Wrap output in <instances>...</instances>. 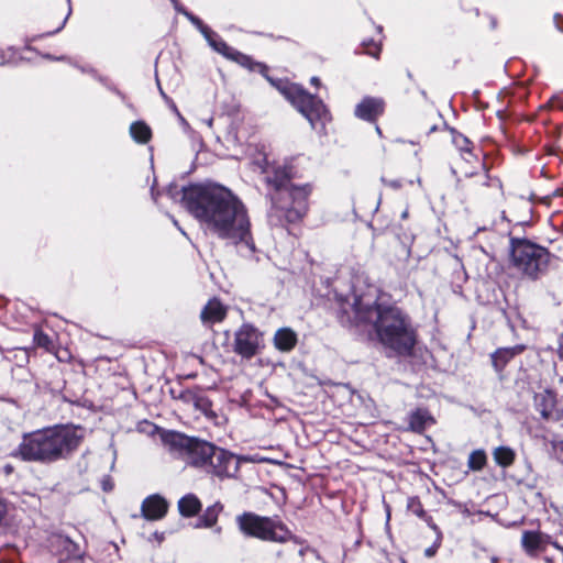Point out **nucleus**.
I'll return each instance as SVG.
<instances>
[{
  "label": "nucleus",
  "mask_w": 563,
  "mask_h": 563,
  "mask_svg": "<svg viewBox=\"0 0 563 563\" xmlns=\"http://www.w3.org/2000/svg\"><path fill=\"white\" fill-rule=\"evenodd\" d=\"M183 202L207 231L254 251L246 207L230 189L220 185L191 186L184 191Z\"/></svg>",
  "instance_id": "nucleus-1"
},
{
  "label": "nucleus",
  "mask_w": 563,
  "mask_h": 563,
  "mask_svg": "<svg viewBox=\"0 0 563 563\" xmlns=\"http://www.w3.org/2000/svg\"><path fill=\"white\" fill-rule=\"evenodd\" d=\"M87 435L84 427L56 424L23 434L13 456L25 462L53 464L68 459Z\"/></svg>",
  "instance_id": "nucleus-2"
},
{
  "label": "nucleus",
  "mask_w": 563,
  "mask_h": 563,
  "mask_svg": "<svg viewBox=\"0 0 563 563\" xmlns=\"http://www.w3.org/2000/svg\"><path fill=\"white\" fill-rule=\"evenodd\" d=\"M355 319L360 325H371L379 342L397 352H408L415 344L408 318L395 306L360 297L355 302Z\"/></svg>",
  "instance_id": "nucleus-3"
},
{
  "label": "nucleus",
  "mask_w": 563,
  "mask_h": 563,
  "mask_svg": "<svg viewBox=\"0 0 563 563\" xmlns=\"http://www.w3.org/2000/svg\"><path fill=\"white\" fill-rule=\"evenodd\" d=\"M273 183L276 187V195L273 198L276 206L286 212L288 221L300 220L308 209V197L312 190L310 185L297 186L277 177Z\"/></svg>",
  "instance_id": "nucleus-4"
},
{
  "label": "nucleus",
  "mask_w": 563,
  "mask_h": 563,
  "mask_svg": "<svg viewBox=\"0 0 563 563\" xmlns=\"http://www.w3.org/2000/svg\"><path fill=\"white\" fill-rule=\"evenodd\" d=\"M162 439L170 451L179 453L187 463L194 466H207V461L213 452L214 445L211 443L189 438L179 432H166Z\"/></svg>",
  "instance_id": "nucleus-5"
},
{
  "label": "nucleus",
  "mask_w": 563,
  "mask_h": 563,
  "mask_svg": "<svg viewBox=\"0 0 563 563\" xmlns=\"http://www.w3.org/2000/svg\"><path fill=\"white\" fill-rule=\"evenodd\" d=\"M238 523L244 534L262 540L285 542L290 538V532L284 525L254 514L240 516Z\"/></svg>",
  "instance_id": "nucleus-6"
},
{
  "label": "nucleus",
  "mask_w": 563,
  "mask_h": 563,
  "mask_svg": "<svg viewBox=\"0 0 563 563\" xmlns=\"http://www.w3.org/2000/svg\"><path fill=\"white\" fill-rule=\"evenodd\" d=\"M285 97L307 118L312 128L318 121L328 118V111L321 100L308 93L297 85H289L283 89Z\"/></svg>",
  "instance_id": "nucleus-7"
},
{
  "label": "nucleus",
  "mask_w": 563,
  "mask_h": 563,
  "mask_svg": "<svg viewBox=\"0 0 563 563\" xmlns=\"http://www.w3.org/2000/svg\"><path fill=\"white\" fill-rule=\"evenodd\" d=\"M512 260L522 273L536 277L547 266L548 253L534 244L521 242L514 246Z\"/></svg>",
  "instance_id": "nucleus-8"
},
{
  "label": "nucleus",
  "mask_w": 563,
  "mask_h": 563,
  "mask_svg": "<svg viewBox=\"0 0 563 563\" xmlns=\"http://www.w3.org/2000/svg\"><path fill=\"white\" fill-rule=\"evenodd\" d=\"M263 344V334L249 323L242 324L234 333L233 351L244 358L253 357Z\"/></svg>",
  "instance_id": "nucleus-9"
},
{
  "label": "nucleus",
  "mask_w": 563,
  "mask_h": 563,
  "mask_svg": "<svg viewBox=\"0 0 563 563\" xmlns=\"http://www.w3.org/2000/svg\"><path fill=\"white\" fill-rule=\"evenodd\" d=\"M203 467L218 476H231L238 471L239 463L231 453L213 446L212 455L209 456L207 466Z\"/></svg>",
  "instance_id": "nucleus-10"
},
{
  "label": "nucleus",
  "mask_w": 563,
  "mask_h": 563,
  "mask_svg": "<svg viewBox=\"0 0 563 563\" xmlns=\"http://www.w3.org/2000/svg\"><path fill=\"white\" fill-rule=\"evenodd\" d=\"M142 515L147 520H159L167 514L168 503L159 495H151L142 503Z\"/></svg>",
  "instance_id": "nucleus-11"
},
{
  "label": "nucleus",
  "mask_w": 563,
  "mask_h": 563,
  "mask_svg": "<svg viewBox=\"0 0 563 563\" xmlns=\"http://www.w3.org/2000/svg\"><path fill=\"white\" fill-rule=\"evenodd\" d=\"M550 542V537L538 531H525L521 538V544L525 551L533 556L538 551L544 550L545 544Z\"/></svg>",
  "instance_id": "nucleus-12"
},
{
  "label": "nucleus",
  "mask_w": 563,
  "mask_h": 563,
  "mask_svg": "<svg viewBox=\"0 0 563 563\" xmlns=\"http://www.w3.org/2000/svg\"><path fill=\"white\" fill-rule=\"evenodd\" d=\"M384 109V103L380 99L365 98L360 102L355 109V114L363 120H375Z\"/></svg>",
  "instance_id": "nucleus-13"
},
{
  "label": "nucleus",
  "mask_w": 563,
  "mask_h": 563,
  "mask_svg": "<svg viewBox=\"0 0 563 563\" xmlns=\"http://www.w3.org/2000/svg\"><path fill=\"white\" fill-rule=\"evenodd\" d=\"M274 346L280 352H290L298 342L297 333L290 328H280L274 335Z\"/></svg>",
  "instance_id": "nucleus-14"
},
{
  "label": "nucleus",
  "mask_w": 563,
  "mask_h": 563,
  "mask_svg": "<svg viewBox=\"0 0 563 563\" xmlns=\"http://www.w3.org/2000/svg\"><path fill=\"white\" fill-rule=\"evenodd\" d=\"M227 308L217 299H211L201 311L203 323H216L224 319Z\"/></svg>",
  "instance_id": "nucleus-15"
},
{
  "label": "nucleus",
  "mask_w": 563,
  "mask_h": 563,
  "mask_svg": "<svg viewBox=\"0 0 563 563\" xmlns=\"http://www.w3.org/2000/svg\"><path fill=\"white\" fill-rule=\"evenodd\" d=\"M202 34L205 35L206 40L209 42L210 46L219 52L220 54L232 58L238 59L240 53L232 49L230 46L227 45L222 40L218 38V36L211 32L208 27H202Z\"/></svg>",
  "instance_id": "nucleus-16"
},
{
  "label": "nucleus",
  "mask_w": 563,
  "mask_h": 563,
  "mask_svg": "<svg viewBox=\"0 0 563 563\" xmlns=\"http://www.w3.org/2000/svg\"><path fill=\"white\" fill-rule=\"evenodd\" d=\"M202 34L205 35L206 40L209 42L210 46L219 52L220 54L232 58L238 59L240 53L232 49L230 46L227 45L222 40L218 38V36L211 32L208 27H202Z\"/></svg>",
  "instance_id": "nucleus-17"
},
{
  "label": "nucleus",
  "mask_w": 563,
  "mask_h": 563,
  "mask_svg": "<svg viewBox=\"0 0 563 563\" xmlns=\"http://www.w3.org/2000/svg\"><path fill=\"white\" fill-rule=\"evenodd\" d=\"M202 34L205 35L206 40L209 42L210 46L219 52L220 54L232 58L238 59L240 53L232 49L230 46L227 45L222 40L218 38V36L211 32L208 27H202Z\"/></svg>",
  "instance_id": "nucleus-18"
},
{
  "label": "nucleus",
  "mask_w": 563,
  "mask_h": 563,
  "mask_svg": "<svg viewBox=\"0 0 563 563\" xmlns=\"http://www.w3.org/2000/svg\"><path fill=\"white\" fill-rule=\"evenodd\" d=\"M536 406L542 417L549 418L556 405L555 394L550 390H544L536 395Z\"/></svg>",
  "instance_id": "nucleus-19"
},
{
  "label": "nucleus",
  "mask_w": 563,
  "mask_h": 563,
  "mask_svg": "<svg viewBox=\"0 0 563 563\" xmlns=\"http://www.w3.org/2000/svg\"><path fill=\"white\" fill-rule=\"evenodd\" d=\"M523 347L520 345L512 347L498 349L493 355L492 361L497 371H500L515 355L521 353Z\"/></svg>",
  "instance_id": "nucleus-20"
},
{
  "label": "nucleus",
  "mask_w": 563,
  "mask_h": 563,
  "mask_svg": "<svg viewBox=\"0 0 563 563\" xmlns=\"http://www.w3.org/2000/svg\"><path fill=\"white\" fill-rule=\"evenodd\" d=\"M434 420L427 410L418 409L409 416V427L412 431L421 432L433 424Z\"/></svg>",
  "instance_id": "nucleus-21"
},
{
  "label": "nucleus",
  "mask_w": 563,
  "mask_h": 563,
  "mask_svg": "<svg viewBox=\"0 0 563 563\" xmlns=\"http://www.w3.org/2000/svg\"><path fill=\"white\" fill-rule=\"evenodd\" d=\"M201 508V503L199 499L192 495H186L178 501L179 512L185 517L195 516Z\"/></svg>",
  "instance_id": "nucleus-22"
},
{
  "label": "nucleus",
  "mask_w": 563,
  "mask_h": 563,
  "mask_svg": "<svg viewBox=\"0 0 563 563\" xmlns=\"http://www.w3.org/2000/svg\"><path fill=\"white\" fill-rule=\"evenodd\" d=\"M221 511V506L216 504L208 507L202 515V517L198 520L196 528H211L217 523L218 516Z\"/></svg>",
  "instance_id": "nucleus-23"
},
{
  "label": "nucleus",
  "mask_w": 563,
  "mask_h": 563,
  "mask_svg": "<svg viewBox=\"0 0 563 563\" xmlns=\"http://www.w3.org/2000/svg\"><path fill=\"white\" fill-rule=\"evenodd\" d=\"M493 455L495 462L503 467L510 466L515 461V452L508 446L496 448Z\"/></svg>",
  "instance_id": "nucleus-24"
},
{
  "label": "nucleus",
  "mask_w": 563,
  "mask_h": 563,
  "mask_svg": "<svg viewBox=\"0 0 563 563\" xmlns=\"http://www.w3.org/2000/svg\"><path fill=\"white\" fill-rule=\"evenodd\" d=\"M132 137L139 143H146L151 137V129L143 122H134L130 126Z\"/></svg>",
  "instance_id": "nucleus-25"
},
{
  "label": "nucleus",
  "mask_w": 563,
  "mask_h": 563,
  "mask_svg": "<svg viewBox=\"0 0 563 563\" xmlns=\"http://www.w3.org/2000/svg\"><path fill=\"white\" fill-rule=\"evenodd\" d=\"M487 457L483 450L473 451L468 456V467L473 471H481L486 464Z\"/></svg>",
  "instance_id": "nucleus-26"
},
{
  "label": "nucleus",
  "mask_w": 563,
  "mask_h": 563,
  "mask_svg": "<svg viewBox=\"0 0 563 563\" xmlns=\"http://www.w3.org/2000/svg\"><path fill=\"white\" fill-rule=\"evenodd\" d=\"M34 342L37 346L44 347L47 351H51L53 347L52 341L47 334L42 332L41 330H36L34 333Z\"/></svg>",
  "instance_id": "nucleus-27"
},
{
  "label": "nucleus",
  "mask_w": 563,
  "mask_h": 563,
  "mask_svg": "<svg viewBox=\"0 0 563 563\" xmlns=\"http://www.w3.org/2000/svg\"><path fill=\"white\" fill-rule=\"evenodd\" d=\"M408 509L415 514L416 516L423 518L426 516V512L423 510V507L420 503V500L417 497H411L408 499L407 504Z\"/></svg>",
  "instance_id": "nucleus-28"
},
{
  "label": "nucleus",
  "mask_w": 563,
  "mask_h": 563,
  "mask_svg": "<svg viewBox=\"0 0 563 563\" xmlns=\"http://www.w3.org/2000/svg\"><path fill=\"white\" fill-rule=\"evenodd\" d=\"M379 52H380V46L376 42L372 41L369 43H365V53L366 54L374 56V57H378Z\"/></svg>",
  "instance_id": "nucleus-29"
},
{
  "label": "nucleus",
  "mask_w": 563,
  "mask_h": 563,
  "mask_svg": "<svg viewBox=\"0 0 563 563\" xmlns=\"http://www.w3.org/2000/svg\"><path fill=\"white\" fill-rule=\"evenodd\" d=\"M58 542L64 547L68 552L76 548V545L67 538H58Z\"/></svg>",
  "instance_id": "nucleus-30"
},
{
  "label": "nucleus",
  "mask_w": 563,
  "mask_h": 563,
  "mask_svg": "<svg viewBox=\"0 0 563 563\" xmlns=\"http://www.w3.org/2000/svg\"><path fill=\"white\" fill-rule=\"evenodd\" d=\"M456 145L461 148V150H465V151H468V140L466 137H463V136H457L454 139Z\"/></svg>",
  "instance_id": "nucleus-31"
},
{
  "label": "nucleus",
  "mask_w": 563,
  "mask_h": 563,
  "mask_svg": "<svg viewBox=\"0 0 563 563\" xmlns=\"http://www.w3.org/2000/svg\"><path fill=\"white\" fill-rule=\"evenodd\" d=\"M185 14H186V15L189 18V20H190L195 25H197V26L199 27V30L202 32V27H206V26L202 24V22H201L198 18H196V16H194V15H191V14H188V13H186V12H185Z\"/></svg>",
  "instance_id": "nucleus-32"
},
{
  "label": "nucleus",
  "mask_w": 563,
  "mask_h": 563,
  "mask_svg": "<svg viewBox=\"0 0 563 563\" xmlns=\"http://www.w3.org/2000/svg\"><path fill=\"white\" fill-rule=\"evenodd\" d=\"M437 548H438V545L432 547V548H428L426 550V552H424L426 555L429 556V558L433 556L435 554V552H437Z\"/></svg>",
  "instance_id": "nucleus-33"
},
{
  "label": "nucleus",
  "mask_w": 563,
  "mask_h": 563,
  "mask_svg": "<svg viewBox=\"0 0 563 563\" xmlns=\"http://www.w3.org/2000/svg\"><path fill=\"white\" fill-rule=\"evenodd\" d=\"M168 101L170 103V110H173L183 120V118H181L177 107L175 106V103L173 101H170V100H168Z\"/></svg>",
  "instance_id": "nucleus-34"
},
{
  "label": "nucleus",
  "mask_w": 563,
  "mask_h": 563,
  "mask_svg": "<svg viewBox=\"0 0 563 563\" xmlns=\"http://www.w3.org/2000/svg\"><path fill=\"white\" fill-rule=\"evenodd\" d=\"M386 185H387V186H390V187H393V188H399V187H400V184H399V181H397V180L386 181Z\"/></svg>",
  "instance_id": "nucleus-35"
},
{
  "label": "nucleus",
  "mask_w": 563,
  "mask_h": 563,
  "mask_svg": "<svg viewBox=\"0 0 563 563\" xmlns=\"http://www.w3.org/2000/svg\"><path fill=\"white\" fill-rule=\"evenodd\" d=\"M549 543H551L556 550H559L562 554H563V547L560 545L558 542H552L550 541Z\"/></svg>",
  "instance_id": "nucleus-36"
},
{
  "label": "nucleus",
  "mask_w": 563,
  "mask_h": 563,
  "mask_svg": "<svg viewBox=\"0 0 563 563\" xmlns=\"http://www.w3.org/2000/svg\"><path fill=\"white\" fill-rule=\"evenodd\" d=\"M111 488H112V485L108 481H104L103 482V489L104 490H110Z\"/></svg>",
  "instance_id": "nucleus-37"
},
{
  "label": "nucleus",
  "mask_w": 563,
  "mask_h": 563,
  "mask_svg": "<svg viewBox=\"0 0 563 563\" xmlns=\"http://www.w3.org/2000/svg\"><path fill=\"white\" fill-rule=\"evenodd\" d=\"M311 84L314 85V86H319V84H320L319 78L312 77L311 78Z\"/></svg>",
  "instance_id": "nucleus-38"
},
{
  "label": "nucleus",
  "mask_w": 563,
  "mask_h": 563,
  "mask_svg": "<svg viewBox=\"0 0 563 563\" xmlns=\"http://www.w3.org/2000/svg\"><path fill=\"white\" fill-rule=\"evenodd\" d=\"M558 449L560 451V453L562 454V457H563V441H561L559 444H558Z\"/></svg>",
  "instance_id": "nucleus-39"
},
{
  "label": "nucleus",
  "mask_w": 563,
  "mask_h": 563,
  "mask_svg": "<svg viewBox=\"0 0 563 563\" xmlns=\"http://www.w3.org/2000/svg\"><path fill=\"white\" fill-rule=\"evenodd\" d=\"M66 19H67V16L63 20V22H62L60 26L57 29V31H58L59 29H62V27H63V25L66 23Z\"/></svg>",
  "instance_id": "nucleus-40"
},
{
  "label": "nucleus",
  "mask_w": 563,
  "mask_h": 563,
  "mask_svg": "<svg viewBox=\"0 0 563 563\" xmlns=\"http://www.w3.org/2000/svg\"><path fill=\"white\" fill-rule=\"evenodd\" d=\"M430 527H431L433 530L438 531V527H437L434 523H430Z\"/></svg>",
  "instance_id": "nucleus-41"
},
{
  "label": "nucleus",
  "mask_w": 563,
  "mask_h": 563,
  "mask_svg": "<svg viewBox=\"0 0 563 563\" xmlns=\"http://www.w3.org/2000/svg\"><path fill=\"white\" fill-rule=\"evenodd\" d=\"M244 460H245V461H251V462H255V461H257V460H256V459H254V457H251V459H244Z\"/></svg>",
  "instance_id": "nucleus-42"
},
{
  "label": "nucleus",
  "mask_w": 563,
  "mask_h": 563,
  "mask_svg": "<svg viewBox=\"0 0 563 563\" xmlns=\"http://www.w3.org/2000/svg\"><path fill=\"white\" fill-rule=\"evenodd\" d=\"M211 124H212V120H209L208 125L211 126Z\"/></svg>",
  "instance_id": "nucleus-43"
},
{
  "label": "nucleus",
  "mask_w": 563,
  "mask_h": 563,
  "mask_svg": "<svg viewBox=\"0 0 563 563\" xmlns=\"http://www.w3.org/2000/svg\"><path fill=\"white\" fill-rule=\"evenodd\" d=\"M0 64H2V62H0Z\"/></svg>",
  "instance_id": "nucleus-44"
}]
</instances>
